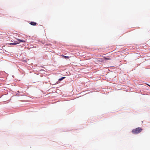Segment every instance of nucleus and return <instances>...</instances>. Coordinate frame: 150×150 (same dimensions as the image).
I'll return each instance as SVG.
<instances>
[{
    "label": "nucleus",
    "instance_id": "7ed1b4c3",
    "mask_svg": "<svg viewBox=\"0 0 150 150\" xmlns=\"http://www.w3.org/2000/svg\"><path fill=\"white\" fill-rule=\"evenodd\" d=\"M30 24H31L32 25H36L37 23L36 22H31L30 23Z\"/></svg>",
    "mask_w": 150,
    "mask_h": 150
},
{
    "label": "nucleus",
    "instance_id": "f257e3e1",
    "mask_svg": "<svg viewBox=\"0 0 150 150\" xmlns=\"http://www.w3.org/2000/svg\"><path fill=\"white\" fill-rule=\"evenodd\" d=\"M142 130V129L140 127H138L134 129H133L132 131V132L134 134H138L141 132Z\"/></svg>",
    "mask_w": 150,
    "mask_h": 150
},
{
    "label": "nucleus",
    "instance_id": "f03ea898",
    "mask_svg": "<svg viewBox=\"0 0 150 150\" xmlns=\"http://www.w3.org/2000/svg\"><path fill=\"white\" fill-rule=\"evenodd\" d=\"M65 78V77H62L60 78V79H59L58 81H57V83H59L63 79H64Z\"/></svg>",
    "mask_w": 150,
    "mask_h": 150
},
{
    "label": "nucleus",
    "instance_id": "0eeeda50",
    "mask_svg": "<svg viewBox=\"0 0 150 150\" xmlns=\"http://www.w3.org/2000/svg\"><path fill=\"white\" fill-rule=\"evenodd\" d=\"M104 59H105L106 60H109L110 59V58H108V57H105Z\"/></svg>",
    "mask_w": 150,
    "mask_h": 150
},
{
    "label": "nucleus",
    "instance_id": "423d86ee",
    "mask_svg": "<svg viewBox=\"0 0 150 150\" xmlns=\"http://www.w3.org/2000/svg\"><path fill=\"white\" fill-rule=\"evenodd\" d=\"M62 56L65 59H69V57L65 56L63 55H62Z\"/></svg>",
    "mask_w": 150,
    "mask_h": 150
},
{
    "label": "nucleus",
    "instance_id": "39448f33",
    "mask_svg": "<svg viewBox=\"0 0 150 150\" xmlns=\"http://www.w3.org/2000/svg\"><path fill=\"white\" fill-rule=\"evenodd\" d=\"M17 40L18 41H19L21 42H25V40H22L19 39H18Z\"/></svg>",
    "mask_w": 150,
    "mask_h": 150
},
{
    "label": "nucleus",
    "instance_id": "20e7f679",
    "mask_svg": "<svg viewBox=\"0 0 150 150\" xmlns=\"http://www.w3.org/2000/svg\"><path fill=\"white\" fill-rule=\"evenodd\" d=\"M19 42H13V43H10L9 44L10 45H16L17 44H19Z\"/></svg>",
    "mask_w": 150,
    "mask_h": 150
},
{
    "label": "nucleus",
    "instance_id": "6e6552de",
    "mask_svg": "<svg viewBox=\"0 0 150 150\" xmlns=\"http://www.w3.org/2000/svg\"><path fill=\"white\" fill-rule=\"evenodd\" d=\"M149 86H150L149 85Z\"/></svg>",
    "mask_w": 150,
    "mask_h": 150
}]
</instances>
